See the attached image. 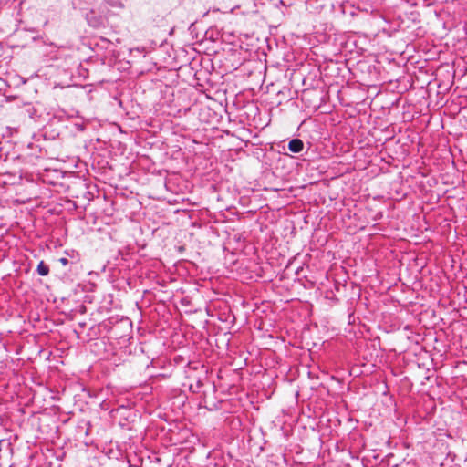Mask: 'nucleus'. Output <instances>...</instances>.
Wrapping results in <instances>:
<instances>
[{
    "instance_id": "423d86ee",
    "label": "nucleus",
    "mask_w": 467,
    "mask_h": 467,
    "mask_svg": "<svg viewBox=\"0 0 467 467\" xmlns=\"http://www.w3.org/2000/svg\"><path fill=\"white\" fill-rule=\"evenodd\" d=\"M27 112L29 113L30 117L33 118V115L36 112V109L33 107H29L27 109Z\"/></svg>"
},
{
    "instance_id": "f257e3e1",
    "label": "nucleus",
    "mask_w": 467,
    "mask_h": 467,
    "mask_svg": "<svg viewBox=\"0 0 467 467\" xmlns=\"http://www.w3.org/2000/svg\"><path fill=\"white\" fill-rule=\"evenodd\" d=\"M86 19L90 26L99 28L104 26L107 16L106 13H102L99 8L98 12L95 9H91L86 14Z\"/></svg>"
},
{
    "instance_id": "39448f33",
    "label": "nucleus",
    "mask_w": 467,
    "mask_h": 467,
    "mask_svg": "<svg viewBox=\"0 0 467 467\" xmlns=\"http://www.w3.org/2000/svg\"><path fill=\"white\" fill-rule=\"evenodd\" d=\"M58 261L63 265H67L69 264L68 259L66 257H61Z\"/></svg>"
},
{
    "instance_id": "20e7f679",
    "label": "nucleus",
    "mask_w": 467,
    "mask_h": 467,
    "mask_svg": "<svg viewBox=\"0 0 467 467\" xmlns=\"http://www.w3.org/2000/svg\"><path fill=\"white\" fill-rule=\"evenodd\" d=\"M36 271L39 275L46 276L49 273V267L44 263V261H41L37 265Z\"/></svg>"
},
{
    "instance_id": "f03ea898",
    "label": "nucleus",
    "mask_w": 467,
    "mask_h": 467,
    "mask_svg": "<svg viewBox=\"0 0 467 467\" xmlns=\"http://www.w3.org/2000/svg\"><path fill=\"white\" fill-rule=\"evenodd\" d=\"M109 7L122 9L124 7V4L121 0H104L99 5L101 12L106 14L109 12Z\"/></svg>"
},
{
    "instance_id": "7ed1b4c3",
    "label": "nucleus",
    "mask_w": 467,
    "mask_h": 467,
    "mask_svg": "<svg viewBox=\"0 0 467 467\" xmlns=\"http://www.w3.org/2000/svg\"><path fill=\"white\" fill-rule=\"evenodd\" d=\"M288 149L294 153H299L304 149V143L300 139H293L288 143Z\"/></svg>"
}]
</instances>
